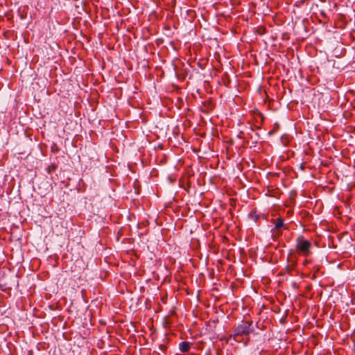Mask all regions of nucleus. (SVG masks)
Instances as JSON below:
<instances>
[{"instance_id":"5","label":"nucleus","mask_w":355,"mask_h":355,"mask_svg":"<svg viewBox=\"0 0 355 355\" xmlns=\"http://www.w3.org/2000/svg\"><path fill=\"white\" fill-rule=\"evenodd\" d=\"M56 168H57V166L55 164H51L48 167V171H49V173H51L52 171H55Z\"/></svg>"},{"instance_id":"4","label":"nucleus","mask_w":355,"mask_h":355,"mask_svg":"<svg viewBox=\"0 0 355 355\" xmlns=\"http://www.w3.org/2000/svg\"><path fill=\"white\" fill-rule=\"evenodd\" d=\"M284 226V220L282 218H278L275 223V227L276 229H279Z\"/></svg>"},{"instance_id":"2","label":"nucleus","mask_w":355,"mask_h":355,"mask_svg":"<svg viewBox=\"0 0 355 355\" xmlns=\"http://www.w3.org/2000/svg\"><path fill=\"white\" fill-rule=\"evenodd\" d=\"M296 242V250L299 254L303 256H309L311 254L312 245L309 241L304 239L302 236H300L297 238Z\"/></svg>"},{"instance_id":"3","label":"nucleus","mask_w":355,"mask_h":355,"mask_svg":"<svg viewBox=\"0 0 355 355\" xmlns=\"http://www.w3.org/2000/svg\"><path fill=\"white\" fill-rule=\"evenodd\" d=\"M190 349V344L189 342L184 341L180 344V350L182 352H187Z\"/></svg>"},{"instance_id":"1","label":"nucleus","mask_w":355,"mask_h":355,"mask_svg":"<svg viewBox=\"0 0 355 355\" xmlns=\"http://www.w3.org/2000/svg\"><path fill=\"white\" fill-rule=\"evenodd\" d=\"M252 322L251 321H243L239 324L234 331V334L231 336L234 340H237V338L240 336H248L253 331Z\"/></svg>"}]
</instances>
